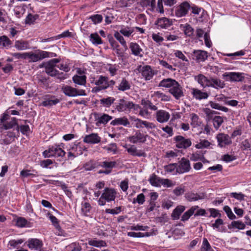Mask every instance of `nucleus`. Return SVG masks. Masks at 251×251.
<instances>
[{
  "instance_id": "20e7f679",
  "label": "nucleus",
  "mask_w": 251,
  "mask_h": 251,
  "mask_svg": "<svg viewBox=\"0 0 251 251\" xmlns=\"http://www.w3.org/2000/svg\"><path fill=\"white\" fill-rule=\"evenodd\" d=\"M59 62L58 59H50L48 62H44L39 65V67L45 68L46 73L51 76L57 75V70L55 68L56 64Z\"/></svg>"
},
{
  "instance_id": "6ab92c4d",
  "label": "nucleus",
  "mask_w": 251,
  "mask_h": 251,
  "mask_svg": "<svg viewBox=\"0 0 251 251\" xmlns=\"http://www.w3.org/2000/svg\"><path fill=\"white\" fill-rule=\"evenodd\" d=\"M172 21L166 17L158 19L155 22L157 29H167L172 25Z\"/></svg>"
},
{
  "instance_id": "b1692460",
  "label": "nucleus",
  "mask_w": 251,
  "mask_h": 251,
  "mask_svg": "<svg viewBox=\"0 0 251 251\" xmlns=\"http://www.w3.org/2000/svg\"><path fill=\"white\" fill-rule=\"evenodd\" d=\"M196 35L198 38H201L203 37L206 46L208 48L211 47L212 43L210 39L209 35L207 32H205L201 28H198L196 30Z\"/></svg>"
},
{
  "instance_id": "423d86ee",
  "label": "nucleus",
  "mask_w": 251,
  "mask_h": 251,
  "mask_svg": "<svg viewBox=\"0 0 251 251\" xmlns=\"http://www.w3.org/2000/svg\"><path fill=\"white\" fill-rule=\"evenodd\" d=\"M50 53L48 51L41 50H37L35 52L32 51L26 52V59H28L29 62H36L50 57Z\"/></svg>"
},
{
  "instance_id": "4c0bfd02",
  "label": "nucleus",
  "mask_w": 251,
  "mask_h": 251,
  "mask_svg": "<svg viewBox=\"0 0 251 251\" xmlns=\"http://www.w3.org/2000/svg\"><path fill=\"white\" fill-rule=\"evenodd\" d=\"M198 208V206H194L191 207L183 214L181 220L183 222L187 221Z\"/></svg>"
},
{
  "instance_id": "a211bd4d",
  "label": "nucleus",
  "mask_w": 251,
  "mask_h": 251,
  "mask_svg": "<svg viewBox=\"0 0 251 251\" xmlns=\"http://www.w3.org/2000/svg\"><path fill=\"white\" fill-rule=\"evenodd\" d=\"M139 72L141 73L142 76L146 80L151 79L154 75V71L151 66L148 65L140 67Z\"/></svg>"
},
{
  "instance_id": "2eb2a0df",
  "label": "nucleus",
  "mask_w": 251,
  "mask_h": 251,
  "mask_svg": "<svg viewBox=\"0 0 251 251\" xmlns=\"http://www.w3.org/2000/svg\"><path fill=\"white\" fill-rule=\"evenodd\" d=\"M117 194V191L112 188H105L101 193L102 198L108 202L115 200Z\"/></svg>"
},
{
  "instance_id": "a19ab883",
  "label": "nucleus",
  "mask_w": 251,
  "mask_h": 251,
  "mask_svg": "<svg viewBox=\"0 0 251 251\" xmlns=\"http://www.w3.org/2000/svg\"><path fill=\"white\" fill-rule=\"evenodd\" d=\"M119 90L121 91H125L130 89V85L129 82L125 78H123L117 86Z\"/></svg>"
},
{
  "instance_id": "bb28decb",
  "label": "nucleus",
  "mask_w": 251,
  "mask_h": 251,
  "mask_svg": "<svg viewBox=\"0 0 251 251\" xmlns=\"http://www.w3.org/2000/svg\"><path fill=\"white\" fill-rule=\"evenodd\" d=\"M101 138L96 133H92L85 136L83 141L88 144H97L100 142Z\"/></svg>"
},
{
  "instance_id": "1a4fd4ad",
  "label": "nucleus",
  "mask_w": 251,
  "mask_h": 251,
  "mask_svg": "<svg viewBox=\"0 0 251 251\" xmlns=\"http://www.w3.org/2000/svg\"><path fill=\"white\" fill-rule=\"evenodd\" d=\"M130 120L132 125L137 128H142L145 127L147 129H150L156 127V126L153 123L149 122L146 121H143L140 119L136 118L133 117H131Z\"/></svg>"
},
{
  "instance_id": "5fc2aeb1",
  "label": "nucleus",
  "mask_w": 251,
  "mask_h": 251,
  "mask_svg": "<svg viewBox=\"0 0 251 251\" xmlns=\"http://www.w3.org/2000/svg\"><path fill=\"white\" fill-rule=\"evenodd\" d=\"M11 44V41L6 36H2L0 37V45L4 47L8 48Z\"/></svg>"
},
{
  "instance_id": "393cba45",
  "label": "nucleus",
  "mask_w": 251,
  "mask_h": 251,
  "mask_svg": "<svg viewBox=\"0 0 251 251\" xmlns=\"http://www.w3.org/2000/svg\"><path fill=\"white\" fill-rule=\"evenodd\" d=\"M14 47L18 50H25L31 48L29 42L24 40H16Z\"/></svg>"
},
{
  "instance_id": "ddd939ff",
  "label": "nucleus",
  "mask_w": 251,
  "mask_h": 251,
  "mask_svg": "<svg viewBox=\"0 0 251 251\" xmlns=\"http://www.w3.org/2000/svg\"><path fill=\"white\" fill-rule=\"evenodd\" d=\"M174 140L176 142V147L179 149H186L192 144L191 141L189 139L185 138L180 135L175 137Z\"/></svg>"
},
{
  "instance_id": "13d9d810",
  "label": "nucleus",
  "mask_w": 251,
  "mask_h": 251,
  "mask_svg": "<svg viewBox=\"0 0 251 251\" xmlns=\"http://www.w3.org/2000/svg\"><path fill=\"white\" fill-rule=\"evenodd\" d=\"M177 167V166L176 164H171L165 166L164 169L165 171L167 173L175 174V172H176Z\"/></svg>"
},
{
  "instance_id": "3c124183",
  "label": "nucleus",
  "mask_w": 251,
  "mask_h": 251,
  "mask_svg": "<svg viewBox=\"0 0 251 251\" xmlns=\"http://www.w3.org/2000/svg\"><path fill=\"white\" fill-rule=\"evenodd\" d=\"M149 228V227L148 226H143V225H140L137 224L136 225H133V226H130L128 229H130L131 230H135V231H147L148 230Z\"/></svg>"
},
{
  "instance_id": "0e129e2a",
  "label": "nucleus",
  "mask_w": 251,
  "mask_h": 251,
  "mask_svg": "<svg viewBox=\"0 0 251 251\" xmlns=\"http://www.w3.org/2000/svg\"><path fill=\"white\" fill-rule=\"evenodd\" d=\"M231 142L230 139L227 135L221 133V147L223 146V144L228 145Z\"/></svg>"
},
{
  "instance_id": "6e6d98bb",
  "label": "nucleus",
  "mask_w": 251,
  "mask_h": 251,
  "mask_svg": "<svg viewBox=\"0 0 251 251\" xmlns=\"http://www.w3.org/2000/svg\"><path fill=\"white\" fill-rule=\"evenodd\" d=\"M25 9L24 6H16L14 9L15 16L20 18L25 13Z\"/></svg>"
},
{
  "instance_id": "7ed1b4c3",
  "label": "nucleus",
  "mask_w": 251,
  "mask_h": 251,
  "mask_svg": "<svg viewBox=\"0 0 251 251\" xmlns=\"http://www.w3.org/2000/svg\"><path fill=\"white\" fill-rule=\"evenodd\" d=\"M139 108V105L124 99H120L116 106V109L119 112H130L132 110L136 111Z\"/></svg>"
},
{
  "instance_id": "774afa93",
  "label": "nucleus",
  "mask_w": 251,
  "mask_h": 251,
  "mask_svg": "<svg viewBox=\"0 0 251 251\" xmlns=\"http://www.w3.org/2000/svg\"><path fill=\"white\" fill-rule=\"evenodd\" d=\"M210 144V143L206 140H200V142L196 144L195 147L197 149H202L208 147Z\"/></svg>"
},
{
  "instance_id": "bf43d9fd",
  "label": "nucleus",
  "mask_w": 251,
  "mask_h": 251,
  "mask_svg": "<svg viewBox=\"0 0 251 251\" xmlns=\"http://www.w3.org/2000/svg\"><path fill=\"white\" fill-rule=\"evenodd\" d=\"M38 18V15H33L31 14H28L25 18V22L26 24H32Z\"/></svg>"
},
{
  "instance_id": "4468645a",
  "label": "nucleus",
  "mask_w": 251,
  "mask_h": 251,
  "mask_svg": "<svg viewBox=\"0 0 251 251\" xmlns=\"http://www.w3.org/2000/svg\"><path fill=\"white\" fill-rule=\"evenodd\" d=\"M202 111L206 115L208 120L212 119L213 126L216 129H218L220 127V116H215L213 117V114H216V112L208 108H203Z\"/></svg>"
},
{
  "instance_id": "ea45409f",
  "label": "nucleus",
  "mask_w": 251,
  "mask_h": 251,
  "mask_svg": "<svg viewBox=\"0 0 251 251\" xmlns=\"http://www.w3.org/2000/svg\"><path fill=\"white\" fill-rule=\"evenodd\" d=\"M141 5L144 7L149 6V10L154 11L155 9V0H141Z\"/></svg>"
},
{
  "instance_id": "f03ea898",
  "label": "nucleus",
  "mask_w": 251,
  "mask_h": 251,
  "mask_svg": "<svg viewBox=\"0 0 251 251\" xmlns=\"http://www.w3.org/2000/svg\"><path fill=\"white\" fill-rule=\"evenodd\" d=\"M90 81L92 84L96 86L93 89V91L95 92H98L109 87H112L115 84L114 80H109L107 76L102 75H97L96 77L91 76Z\"/></svg>"
},
{
  "instance_id": "2f4dec72",
  "label": "nucleus",
  "mask_w": 251,
  "mask_h": 251,
  "mask_svg": "<svg viewBox=\"0 0 251 251\" xmlns=\"http://www.w3.org/2000/svg\"><path fill=\"white\" fill-rule=\"evenodd\" d=\"M179 28L187 36L190 37L194 34V28L187 23L185 24H181L179 26Z\"/></svg>"
},
{
  "instance_id": "6e6552de",
  "label": "nucleus",
  "mask_w": 251,
  "mask_h": 251,
  "mask_svg": "<svg viewBox=\"0 0 251 251\" xmlns=\"http://www.w3.org/2000/svg\"><path fill=\"white\" fill-rule=\"evenodd\" d=\"M62 91L66 96L71 97L84 96L86 95L85 90L83 89H77L68 85L62 86Z\"/></svg>"
},
{
  "instance_id": "9b49d317",
  "label": "nucleus",
  "mask_w": 251,
  "mask_h": 251,
  "mask_svg": "<svg viewBox=\"0 0 251 251\" xmlns=\"http://www.w3.org/2000/svg\"><path fill=\"white\" fill-rule=\"evenodd\" d=\"M223 77L226 81L234 82H241L245 78L243 73L236 72L225 73Z\"/></svg>"
},
{
  "instance_id": "0eeeda50",
  "label": "nucleus",
  "mask_w": 251,
  "mask_h": 251,
  "mask_svg": "<svg viewBox=\"0 0 251 251\" xmlns=\"http://www.w3.org/2000/svg\"><path fill=\"white\" fill-rule=\"evenodd\" d=\"M195 79L203 87L211 86L218 89L220 87L219 81L215 79H208L204 75L200 74L195 76Z\"/></svg>"
},
{
  "instance_id": "58836bf2",
  "label": "nucleus",
  "mask_w": 251,
  "mask_h": 251,
  "mask_svg": "<svg viewBox=\"0 0 251 251\" xmlns=\"http://www.w3.org/2000/svg\"><path fill=\"white\" fill-rule=\"evenodd\" d=\"M106 69L109 72L110 75L113 76L117 74V71L119 69V66L116 64H107Z\"/></svg>"
},
{
  "instance_id": "f257e3e1",
  "label": "nucleus",
  "mask_w": 251,
  "mask_h": 251,
  "mask_svg": "<svg viewBox=\"0 0 251 251\" xmlns=\"http://www.w3.org/2000/svg\"><path fill=\"white\" fill-rule=\"evenodd\" d=\"M159 86L168 88L170 93L177 100L183 96L182 87L174 79L171 78L163 79L159 82Z\"/></svg>"
},
{
  "instance_id": "de8ad7c7",
  "label": "nucleus",
  "mask_w": 251,
  "mask_h": 251,
  "mask_svg": "<svg viewBox=\"0 0 251 251\" xmlns=\"http://www.w3.org/2000/svg\"><path fill=\"white\" fill-rule=\"evenodd\" d=\"M115 101L113 97H109L106 98H103L100 100V103L103 106L109 107Z\"/></svg>"
},
{
  "instance_id": "a18cd8bd",
  "label": "nucleus",
  "mask_w": 251,
  "mask_h": 251,
  "mask_svg": "<svg viewBox=\"0 0 251 251\" xmlns=\"http://www.w3.org/2000/svg\"><path fill=\"white\" fill-rule=\"evenodd\" d=\"M161 179L156 175H152L150 176L149 181L151 185L155 187H159L161 186Z\"/></svg>"
},
{
  "instance_id": "f3484780",
  "label": "nucleus",
  "mask_w": 251,
  "mask_h": 251,
  "mask_svg": "<svg viewBox=\"0 0 251 251\" xmlns=\"http://www.w3.org/2000/svg\"><path fill=\"white\" fill-rule=\"evenodd\" d=\"M191 169L189 161L183 158L179 162V165L176 168V172L179 174H183L189 171Z\"/></svg>"
},
{
  "instance_id": "7c9ffc66",
  "label": "nucleus",
  "mask_w": 251,
  "mask_h": 251,
  "mask_svg": "<svg viewBox=\"0 0 251 251\" xmlns=\"http://www.w3.org/2000/svg\"><path fill=\"white\" fill-rule=\"evenodd\" d=\"M70 148L76 156L82 154L83 151L86 150L85 146L79 142L73 144Z\"/></svg>"
},
{
  "instance_id": "aec40b11",
  "label": "nucleus",
  "mask_w": 251,
  "mask_h": 251,
  "mask_svg": "<svg viewBox=\"0 0 251 251\" xmlns=\"http://www.w3.org/2000/svg\"><path fill=\"white\" fill-rule=\"evenodd\" d=\"M170 117V113L164 110H159L156 111L155 118L160 123H164L168 121Z\"/></svg>"
},
{
  "instance_id": "f8f14e48",
  "label": "nucleus",
  "mask_w": 251,
  "mask_h": 251,
  "mask_svg": "<svg viewBox=\"0 0 251 251\" xmlns=\"http://www.w3.org/2000/svg\"><path fill=\"white\" fill-rule=\"evenodd\" d=\"M148 137V135H145L140 131L137 130L134 135L128 137V140L132 144L144 143L146 141Z\"/></svg>"
},
{
  "instance_id": "79ce46f5",
  "label": "nucleus",
  "mask_w": 251,
  "mask_h": 251,
  "mask_svg": "<svg viewBox=\"0 0 251 251\" xmlns=\"http://www.w3.org/2000/svg\"><path fill=\"white\" fill-rule=\"evenodd\" d=\"M92 207L90 204L85 201H82L81 203V210L82 214L84 216H88L91 212Z\"/></svg>"
},
{
  "instance_id": "f704fd0d",
  "label": "nucleus",
  "mask_w": 251,
  "mask_h": 251,
  "mask_svg": "<svg viewBox=\"0 0 251 251\" xmlns=\"http://www.w3.org/2000/svg\"><path fill=\"white\" fill-rule=\"evenodd\" d=\"M73 81L75 84L81 86H85L86 83V76L85 75H75L72 77Z\"/></svg>"
},
{
  "instance_id": "864d4df0",
  "label": "nucleus",
  "mask_w": 251,
  "mask_h": 251,
  "mask_svg": "<svg viewBox=\"0 0 251 251\" xmlns=\"http://www.w3.org/2000/svg\"><path fill=\"white\" fill-rule=\"evenodd\" d=\"M116 165V162L115 161H104L101 162L100 166L102 168L108 169H112L113 168L115 167Z\"/></svg>"
},
{
  "instance_id": "8fccbe9b",
  "label": "nucleus",
  "mask_w": 251,
  "mask_h": 251,
  "mask_svg": "<svg viewBox=\"0 0 251 251\" xmlns=\"http://www.w3.org/2000/svg\"><path fill=\"white\" fill-rule=\"evenodd\" d=\"M59 102V100L56 98H51L47 99L42 103L44 106H51L56 104Z\"/></svg>"
},
{
  "instance_id": "37998d69",
  "label": "nucleus",
  "mask_w": 251,
  "mask_h": 251,
  "mask_svg": "<svg viewBox=\"0 0 251 251\" xmlns=\"http://www.w3.org/2000/svg\"><path fill=\"white\" fill-rule=\"evenodd\" d=\"M114 35L115 38L120 42L125 50H126L127 49V46L123 35L119 31H116L114 33Z\"/></svg>"
},
{
  "instance_id": "69168bd1",
  "label": "nucleus",
  "mask_w": 251,
  "mask_h": 251,
  "mask_svg": "<svg viewBox=\"0 0 251 251\" xmlns=\"http://www.w3.org/2000/svg\"><path fill=\"white\" fill-rule=\"evenodd\" d=\"M174 55L175 56L181 59L183 61L188 62L189 61L187 58L185 56V55L182 53V52L179 50H176L174 51Z\"/></svg>"
},
{
  "instance_id": "473e14b6",
  "label": "nucleus",
  "mask_w": 251,
  "mask_h": 251,
  "mask_svg": "<svg viewBox=\"0 0 251 251\" xmlns=\"http://www.w3.org/2000/svg\"><path fill=\"white\" fill-rule=\"evenodd\" d=\"M88 244L92 246L100 248L106 246V243L104 241L98 240L96 238L89 239L88 241Z\"/></svg>"
},
{
  "instance_id": "e433bc0d",
  "label": "nucleus",
  "mask_w": 251,
  "mask_h": 251,
  "mask_svg": "<svg viewBox=\"0 0 251 251\" xmlns=\"http://www.w3.org/2000/svg\"><path fill=\"white\" fill-rule=\"evenodd\" d=\"M185 207L183 205L177 206L172 214V217L174 220H178L181 214L185 210Z\"/></svg>"
},
{
  "instance_id": "680f3d73",
  "label": "nucleus",
  "mask_w": 251,
  "mask_h": 251,
  "mask_svg": "<svg viewBox=\"0 0 251 251\" xmlns=\"http://www.w3.org/2000/svg\"><path fill=\"white\" fill-rule=\"evenodd\" d=\"M145 201V197L143 193L137 195L136 198L133 199V203H138L139 204H143Z\"/></svg>"
},
{
  "instance_id": "603ef678",
  "label": "nucleus",
  "mask_w": 251,
  "mask_h": 251,
  "mask_svg": "<svg viewBox=\"0 0 251 251\" xmlns=\"http://www.w3.org/2000/svg\"><path fill=\"white\" fill-rule=\"evenodd\" d=\"M108 153L112 152L113 154H115L117 152V147L115 143H112L108 145L103 147Z\"/></svg>"
},
{
  "instance_id": "72a5a7b5",
  "label": "nucleus",
  "mask_w": 251,
  "mask_h": 251,
  "mask_svg": "<svg viewBox=\"0 0 251 251\" xmlns=\"http://www.w3.org/2000/svg\"><path fill=\"white\" fill-rule=\"evenodd\" d=\"M112 117L107 114H103L99 116L96 119L97 126H100L101 124H107L111 119Z\"/></svg>"
},
{
  "instance_id": "c9c22d12",
  "label": "nucleus",
  "mask_w": 251,
  "mask_h": 251,
  "mask_svg": "<svg viewBox=\"0 0 251 251\" xmlns=\"http://www.w3.org/2000/svg\"><path fill=\"white\" fill-rule=\"evenodd\" d=\"M127 235L129 237L133 238H142L144 237H149L153 235L152 233L146 232L145 233L142 232H135L133 231L128 232Z\"/></svg>"
},
{
  "instance_id": "4be33fe9",
  "label": "nucleus",
  "mask_w": 251,
  "mask_h": 251,
  "mask_svg": "<svg viewBox=\"0 0 251 251\" xmlns=\"http://www.w3.org/2000/svg\"><path fill=\"white\" fill-rule=\"evenodd\" d=\"M27 243L29 249L34 250H40L43 245L42 241L37 238L29 239Z\"/></svg>"
},
{
  "instance_id": "49530a36",
  "label": "nucleus",
  "mask_w": 251,
  "mask_h": 251,
  "mask_svg": "<svg viewBox=\"0 0 251 251\" xmlns=\"http://www.w3.org/2000/svg\"><path fill=\"white\" fill-rule=\"evenodd\" d=\"M152 97H155L160 99L161 100L168 101L170 100V97L159 91L154 92L152 94Z\"/></svg>"
},
{
  "instance_id": "cd10ccee",
  "label": "nucleus",
  "mask_w": 251,
  "mask_h": 251,
  "mask_svg": "<svg viewBox=\"0 0 251 251\" xmlns=\"http://www.w3.org/2000/svg\"><path fill=\"white\" fill-rule=\"evenodd\" d=\"M119 31L125 37H129L134 32V27L122 25L120 26Z\"/></svg>"
},
{
  "instance_id": "9d476101",
  "label": "nucleus",
  "mask_w": 251,
  "mask_h": 251,
  "mask_svg": "<svg viewBox=\"0 0 251 251\" xmlns=\"http://www.w3.org/2000/svg\"><path fill=\"white\" fill-rule=\"evenodd\" d=\"M190 8L189 3L187 1H184L175 7V15L179 18L185 16L187 14Z\"/></svg>"
},
{
  "instance_id": "09e8293b",
  "label": "nucleus",
  "mask_w": 251,
  "mask_h": 251,
  "mask_svg": "<svg viewBox=\"0 0 251 251\" xmlns=\"http://www.w3.org/2000/svg\"><path fill=\"white\" fill-rule=\"evenodd\" d=\"M245 224L241 221H232L229 226V228H235L238 229H244L245 228Z\"/></svg>"
},
{
  "instance_id": "5701e85b",
  "label": "nucleus",
  "mask_w": 251,
  "mask_h": 251,
  "mask_svg": "<svg viewBox=\"0 0 251 251\" xmlns=\"http://www.w3.org/2000/svg\"><path fill=\"white\" fill-rule=\"evenodd\" d=\"M124 147L126 150L131 155L137 156L139 157L146 156L145 152L142 150H138L133 145H126Z\"/></svg>"
},
{
  "instance_id": "c756f323",
  "label": "nucleus",
  "mask_w": 251,
  "mask_h": 251,
  "mask_svg": "<svg viewBox=\"0 0 251 251\" xmlns=\"http://www.w3.org/2000/svg\"><path fill=\"white\" fill-rule=\"evenodd\" d=\"M129 124V121L126 117L116 118L110 123L113 126L122 125L125 126H128Z\"/></svg>"
},
{
  "instance_id": "39448f33",
  "label": "nucleus",
  "mask_w": 251,
  "mask_h": 251,
  "mask_svg": "<svg viewBox=\"0 0 251 251\" xmlns=\"http://www.w3.org/2000/svg\"><path fill=\"white\" fill-rule=\"evenodd\" d=\"M65 153V151L62 150L60 145H54L45 150L43 152V155L45 158L57 157L64 156Z\"/></svg>"
},
{
  "instance_id": "052dcab7",
  "label": "nucleus",
  "mask_w": 251,
  "mask_h": 251,
  "mask_svg": "<svg viewBox=\"0 0 251 251\" xmlns=\"http://www.w3.org/2000/svg\"><path fill=\"white\" fill-rule=\"evenodd\" d=\"M17 124V119L16 118H13L10 122H6L3 124V128L4 129H8L13 127Z\"/></svg>"
},
{
  "instance_id": "a878e982",
  "label": "nucleus",
  "mask_w": 251,
  "mask_h": 251,
  "mask_svg": "<svg viewBox=\"0 0 251 251\" xmlns=\"http://www.w3.org/2000/svg\"><path fill=\"white\" fill-rule=\"evenodd\" d=\"M129 49L131 53L136 56H143V49L135 42H131L129 44Z\"/></svg>"
},
{
  "instance_id": "dca6fc26",
  "label": "nucleus",
  "mask_w": 251,
  "mask_h": 251,
  "mask_svg": "<svg viewBox=\"0 0 251 251\" xmlns=\"http://www.w3.org/2000/svg\"><path fill=\"white\" fill-rule=\"evenodd\" d=\"M207 56V52L202 50H194L191 53L192 59L198 62L204 61Z\"/></svg>"
},
{
  "instance_id": "338daca9",
  "label": "nucleus",
  "mask_w": 251,
  "mask_h": 251,
  "mask_svg": "<svg viewBox=\"0 0 251 251\" xmlns=\"http://www.w3.org/2000/svg\"><path fill=\"white\" fill-rule=\"evenodd\" d=\"M212 250L211 246L206 238H203L202 244L201 247V251H211Z\"/></svg>"
},
{
  "instance_id": "412c9836",
  "label": "nucleus",
  "mask_w": 251,
  "mask_h": 251,
  "mask_svg": "<svg viewBox=\"0 0 251 251\" xmlns=\"http://www.w3.org/2000/svg\"><path fill=\"white\" fill-rule=\"evenodd\" d=\"M185 198L189 201H194L204 199L206 198V196L205 194L202 192L196 193L189 192L185 194Z\"/></svg>"
},
{
  "instance_id": "e2e57ef3",
  "label": "nucleus",
  "mask_w": 251,
  "mask_h": 251,
  "mask_svg": "<svg viewBox=\"0 0 251 251\" xmlns=\"http://www.w3.org/2000/svg\"><path fill=\"white\" fill-rule=\"evenodd\" d=\"M138 109H140L139 115L146 119H149L150 117L151 113L149 112L148 108L146 107L141 108L140 107Z\"/></svg>"
},
{
  "instance_id": "c85d7f7f",
  "label": "nucleus",
  "mask_w": 251,
  "mask_h": 251,
  "mask_svg": "<svg viewBox=\"0 0 251 251\" xmlns=\"http://www.w3.org/2000/svg\"><path fill=\"white\" fill-rule=\"evenodd\" d=\"M192 94L194 98L199 100L206 99L208 97V94L206 92H202L196 88L192 89Z\"/></svg>"
},
{
  "instance_id": "c03bdc74",
  "label": "nucleus",
  "mask_w": 251,
  "mask_h": 251,
  "mask_svg": "<svg viewBox=\"0 0 251 251\" xmlns=\"http://www.w3.org/2000/svg\"><path fill=\"white\" fill-rule=\"evenodd\" d=\"M90 41L95 45L102 44V41L97 33H92L90 36Z\"/></svg>"
},
{
  "instance_id": "4d7b16f0",
  "label": "nucleus",
  "mask_w": 251,
  "mask_h": 251,
  "mask_svg": "<svg viewBox=\"0 0 251 251\" xmlns=\"http://www.w3.org/2000/svg\"><path fill=\"white\" fill-rule=\"evenodd\" d=\"M190 158L191 160L194 161L201 160L202 162H204V159L203 155L201 154L200 152H196L191 154Z\"/></svg>"
}]
</instances>
